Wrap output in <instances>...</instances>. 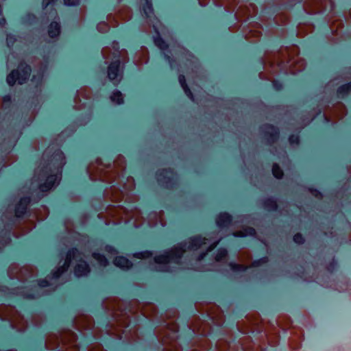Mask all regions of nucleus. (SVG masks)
I'll list each match as a JSON object with an SVG mask.
<instances>
[{"mask_svg":"<svg viewBox=\"0 0 351 351\" xmlns=\"http://www.w3.org/2000/svg\"><path fill=\"white\" fill-rule=\"evenodd\" d=\"M220 240L221 239L211 242L208 239L201 236L191 237L188 241L178 243L171 249L156 255L154 258V269L158 271L171 272L182 265L185 254L194 253L199 250L202 252L195 259L200 261L208 252L218 245Z\"/></svg>","mask_w":351,"mask_h":351,"instance_id":"nucleus-1","label":"nucleus"},{"mask_svg":"<svg viewBox=\"0 0 351 351\" xmlns=\"http://www.w3.org/2000/svg\"><path fill=\"white\" fill-rule=\"evenodd\" d=\"M104 308L109 312L112 320L106 326V332L116 338L121 339L124 330L130 322L128 311L134 315L141 312L147 318L152 319L157 313L156 306L151 302L141 304L138 300H132L128 304L117 298H108L103 302Z\"/></svg>","mask_w":351,"mask_h":351,"instance_id":"nucleus-2","label":"nucleus"},{"mask_svg":"<svg viewBox=\"0 0 351 351\" xmlns=\"http://www.w3.org/2000/svg\"><path fill=\"white\" fill-rule=\"evenodd\" d=\"M65 164L66 158L60 149L49 146L44 151L33 178L41 192L47 193L59 184Z\"/></svg>","mask_w":351,"mask_h":351,"instance_id":"nucleus-3","label":"nucleus"},{"mask_svg":"<svg viewBox=\"0 0 351 351\" xmlns=\"http://www.w3.org/2000/svg\"><path fill=\"white\" fill-rule=\"evenodd\" d=\"M84 254L76 248H72L66 254L65 261L63 265L59 267L56 271L51 273L46 278L40 280L38 282V286L34 287L33 293H25V298L34 299L40 296L39 290L45 287H49V291H53L63 282H60L61 275L67 271L72 261L76 262L74 267L75 275L77 277L85 276L90 272V269L87 263L84 260Z\"/></svg>","mask_w":351,"mask_h":351,"instance_id":"nucleus-4","label":"nucleus"},{"mask_svg":"<svg viewBox=\"0 0 351 351\" xmlns=\"http://www.w3.org/2000/svg\"><path fill=\"white\" fill-rule=\"evenodd\" d=\"M299 48L295 45L280 47L276 53H267L264 58V67H270L274 73L283 71L285 73L295 74L303 71L306 63L299 58Z\"/></svg>","mask_w":351,"mask_h":351,"instance_id":"nucleus-5","label":"nucleus"},{"mask_svg":"<svg viewBox=\"0 0 351 351\" xmlns=\"http://www.w3.org/2000/svg\"><path fill=\"white\" fill-rule=\"evenodd\" d=\"M101 54L105 62L108 64L107 77L114 86H117L123 79L125 64L130 60L128 51L120 49L119 43L113 41L111 47L102 49Z\"/></svg>","mask_w":351,"mask_h":351,"instance_id":"nucleus-6","label":"nucleus"},{"mask_svg":"<svg viewBox=\"0 0 351 351\" xmlns=\"http://www.w3.org/2000/svg\"><path fill=\"white\" fill-rule=\"evenodd\" d=\"M125 167L124 156L119 155L114 160L113 165L104 164L100 158H97L88 165L87 172L92 180L112 183L119 179Z\"/></svg>","mask_w":351,"mask_h":351,"instance_id":"nucleus-7","label":"nucleus"},{"mask_svg":"<svg viewBox=\"0 0 351 351\" xmlns=\"http://www.w3.org/2000/svg\"><path fill=\"white\" fill-rule=\"evenodd\" d=\"M167 320L162 325L155 328V335L158 341L164 346L163 351H181L182 348L178 343L179 327L174 322L178 317L176 309H169L165 313Z\"/></svg>","mask_w":351,"mask_h":351,"instance_id":"nucleus-8","label":"nucleus"},{"mask_svg":"<svg viewBox=\"0 0 351 351\" xmlns=\"http://www.w3.org/2000/svg\"><path fill=\"white\" fill-rule=\"evenodd\" d=\"M77 339L75 333L70 330H62L58 335L50 333L46 337L45 348L51 350L59 348L57 351H80Z\"/></svg>","mask_w":351,"mask_h":351,"instance_id":"nucleus-9","label":"nucleus"},{"mask_svg":"<svg viewBox=\"0 0 351 351\" xmlns=\"http://www.w3.org/2000/svg\"><path fill=\"white\" fill-rule=\"evenodd\" d=\"M190 328L193 332L197 333L202 337L197 342L196 346L191 351L208 350L210 348V341L206 337L211 332V326L204 321L199 319L198 317H193L190 324Z\"/></svg>","mask_w":351,"mask_h":351,"instance_id":"nucleus-10","label":"nucleus"},{"mask_svg":"<svg viewBox=\"0 0 351 351\" xmlns=\"http://www.w3.org/2000/svg\"><path fill=\"white\" fill-rule=\"evenodd\" d=\"M0 318L8 320L10 322L11 326L19 332H23L27 328V322L13 306L1 305Z\"/></svg>","mask_w":351,"mask_h":351,"instance_id":"nucleus-11","label":"nucleus"},{"mask_svg":"<svg viewBox=\"0 0 351 351\" xmlns=\"http://www.w3.org/2000/svg\"><path fill=\"white\" fill-rule=\"evenodd\" d=\"M30 203V198L28 197H23L16 204L14 215L5 224L6 232H11L19 228L21 225V217L26 213L27 207ZM7 234V232L5 233Z\"/></svg>","mask_w":351,"mask_h":351,"instance_id":"nucleus-12","label":"nucleus"},{"mask_svg":"<svg viewBox=\"0 0 351 351\" xmlns=\"http://www.w3.org/2000/svg\"><path fill=\"white\" fill-rule=\"evenodd\" d=\"M32 69L25 62H19L18 68L12 71L7 76L6 81L10 86H14L16 82L19 84L25 83L30 77Z\"/></svg>","mask_w":351,"mask_h":351,"instance_id":"nucleus-13","label":"nucleus"},{"mask_svg":"<svg viewBox=\"0 0 351 351\" xmlns=\"http://www.w3.org/2000/svg\"><path fill=\"white\" fill-rule=\"evenodd\" d=\"M37 273V269L32 265L19 267V265L16 263L10 265L8 269V274L10 278H16L22 282L36 276Z\"/></svg>","mask_w":351,"mask_h":351,"instance_id":"nucleus-14","label":"nucleus"},{"mask_svg":"<svg viewBox=\"0 0 351 351\" xmlns=\"http://www.w3.org/2000/svg\"><path fill=\"white\" fill-rule=\"evenodd\" d=\"M106 214L110 218L109 220L106 221V225L110 224V222L113 224H117L122 221L126 223L133 216L130 211L121 206H108Z\"/></svg>","mask_w":351,"mask_h":351,"instance_id":"nucleus-15","label":"nucleus"},{"mask_svg":"<svg viewBox=\"0 0 351 351\" xmlns=\"http://www.w3.org/2000/svg\"><path fill=\"white\" fill-rule=\"evenodd\" d=\"M238 330L243 333H248L261 328V319L258 313H252L247 315L244 319L237 323Z\"/></svg>","mask_w":351,"mask_h":351,"instance_id":"nucleus-16","label":"nucleus"},{"mask_svg":"<svg viewBox=\"0 0 351 351\" xmlns=\"http://www.w3.org/2000/svg\"><path fill=\"white\" fill-rule=\"evenodd\" d=\"M329 5L331 10L335 8L332 0H306L304 3V10L308 14H314L323 12Z\"/></svg>","mask_w":351,"mask_h":351,"instance_id":"nucleus-17","label":"nucleus"},{"mask_svg":"<svg viewBox=\"0 0 351 351\" xmlns=\"http://www.w3.org/2000/svg\"><path fill=\"white\" fill-rule=\"evenodd\" d=\"M132 12L131 9L127 6L121 7L115 15L110 14L107 16V20L111 24L112 27H116L119 25V22H126L132 19Z\"/></svg>","mask_w":351,"mask_h":351,"instance_id":"nucleus-18","label":"nucleus"},{"mask_svg":"<svg viewBox=\"0 0 351 351\" xmlns=\"http://www.w3.org/2000/svg\"><path fill=\"white\" fill-rule=\"evenodd\" d=\"M156 176L158 182L167 189H173L178 180L177 174L171 169L159 171Z\"/></svg>","mask_w":351,"mask_h":351,"instance_id":"nucleus-19","label":"nucleus"},{"mask_svg":"<svg viewBox=\"0 0 351 351\" xmlns=\"http://www.w3.org/2000/svg\"><path fill=\"white\" fill-rule=\"evenodd\" d=\"M206 311L208 316L217 326H221L225 321L224 315L219 306L215 304L206 305Z\"/></svg>","mask_w":351,"mask_h":351,"instance_id":"nucleus-20","label":"nucleus"},{"mask_svg":"<svg viewBox=\"0 0 351 351\" xmlns=\"http://www.w3.org/2000/svg\"><path fill=\"white\" fill-rule=\"evenodd\" d=\"M257 14V8L255 5L250 3L249 5H241L238 8L235 16L240 21H245L250 17L254 16Z\"/></svg>","mask_w":351,"mask_h":351,"instance_id":"nucleus-21","label":"nucleus"},{"mask_svg":"<svg viewBox=\"0 0 351 351\" xmlns=\"http://www.w3.org/2000/svg\"><path fill=\"white\" fill-rule=\"evenodd\" d=\"M142 15L147 20L149 25H154L158 21V19L154 12L152 0H144L141 5Z\"/></svg>","mask_w":351,"mask_h":351,"instance_id":"nucleus-22","label":"nucleus"},{"mask_svg":"<svg viewBox=\"0 0 351 351\" xmlns=\"http://www.w3.org/2000/svg\"><path fill=\"white\" fill-rule=\"evenodd\" d=\"M74 324L78 330H88L93 329L94 321L89 315H80L75 318Z\"/></svg>","mask_w":351,"mask_h":351,"instance_id":"nucleus-23","label":"nucleus"},{"mask_svg":"<svg viewBox=\"0 0 351 351\" xmlns=\"http://www.w3.org/2000/svg\"><path fill=\"white\" fill-rule=\"evenodd\" d=\"M261 131L263 134V136L268 144L274 143L278 139L279 130L277 128L271 125H263L261 128Z\"/></svg>","mask_w":351,"mask_h":351,"instance_id":"nucleus-24","label":"nucleus"},{"mask_svg":"<svg viewBox=\"0 0 351 351\" xmlns=\"http://www.w3.org/2000/svg\"><path fill=\"white\" fill-rule=\"evenodd\" d=\"M173 51V53L169 51H164L165 56L169 61L171 67L173 62H176V59L180 60L182 56H192L188 50L182 47H178V48L174 49Z\"/></svg>","mask_w":351,"mask_h":351,"instance_id":"nucleus-25","label":"nucleus"},{"mask_svg":"<svg viewBox=\"0 0 351 351\" xmlns=\"http://www.w3.org/2000/svg\"><path fill=\"white\" fill-rule=\"evenodd\" d=\"M104 197L112 202H120L123 198V193L115 186H111L109 189L104 191Z\"/></svg>","mask_w":351,"mask_h":351,"instance_id":"nucleus-26","label":"nucleus"},{"mask_svg":"<svg viewBox=\"0 0 351 351\" xmlns=\"http://www.w3.org/2000/svg\"><path fill=\"white\" fill-rule=\"evenodd\" d=\"M149 58V51L145 47H141V49L135 53L133 62L136 66H141L147 63Z\"/></svg>","mask_w":351,"mask_h":351,"instance_id":"nucleus-27","label":"nucleus"},{"mask_svg":"<svg viewBox=\"0 0 351 351\" xmlns=\"http://www.w3.org/2000/svg\"><path fill=\"white\" fill-rule=\"evenodd\" d=\"M261 27L258 23H255L252 25V27L246 33L245 38L247 40L251 43H254L258 41L261 35Z\"/></svg>","mask_w":351,"mask_h":351,"instance_id":"nucleus-28","label":"nucleus"},{"mask_svg":"<svg viewBox=\"0 0 351 351\" xmlns=\"http://www.w3.org/2000/svg\"><path fill=\"white\" fill-rule=\"evenodd\" d=\"M232 222V217L227 213H220L216 219L217 225L221 228L228 227Z\"/></svg>","mask_w":351,"mask_h":351,"instance_id":"nucleus-29","label":"nucleus"},{"mask_svg":"<svg viewBox=\"0 0 351 351\" xmlns=\"http://www.w3.org/2000/svg\"><path fill=\"white\" fill-rule=\"evenodd\" d=\"M213 2L216 5L224 6L228 12L233 10L237 5V0H213Z\"/></svg>","mask_w":351,"mask_h":351,"instance_id":"nucleus-30","label":"nucleus"},{"mask_svg":"<svg viewBox=\"0 0 351 351\" xmlns=\"http://www.w3.org/2000/svg\"><path fill=\"white\" fill-rule=\"evenodd\" d=\"M322 109H318L317 110H313L312 112H308L307 115H305V118H303L302 120V123L300 125V126H298L296 129H302L304 126L307 125L310 123L311 121H312L314 118L321 113Z\"/></svg>","mask_w":351,"mask_h":351,"instance_id":"nucleus-31","label":"nucleus"},{"mask_svg":"<svg viewBox=\"0 0 351 351\" xmlns=\"http://www.w3.org/2000/svg\"><path fill=\"white\" fill-rule=\"evenodd\" d=\"M114 264L121 269H129L132 266L131 261L123 256H117L114 260Z\"/></svg>","mask_w":351,"mask_h":351,"instance_id":"nucleus-32","label":"nucleus"},{"mask_svg":"<svg viewBox=\"0 0 351 351\" xmlns=\"http://www.w3.org/2000/svg\"><path fill=\"white\" fill-rule=\"evenodd\" d=\"M60 33V25L59 23L53 21L48 27V35L50 38H54L58 37Z\"/></svg>","mask_w":351,"mask_h":351,"instance_id":"nucleus-33","label":"nucleus"},{"mask_svg":"<svg viewBox=\"0 0 351 351\" xmlns=\"http://www.w3.org/2000/svg\"><path fill=\"white\" fill-rule=\"evenodd\" d=\"M289 16L286 12L278 13L274 17L276 24L278 25H286L289 23Z\"/></svg>","mask_w":351,"mask_h":351,"instance_id":"nucleus-34","label":"nucleus"},{"mask_svg":"<svg viewBox=\"0 0 351 351\" xmlns=\"http://www.w3.org/2000/svg\"><path fill=\"white\" fill-rule=\"evenodd\" d=\"M351 93V82L340 86L337 90V95L339 98H343Z\"/></svg>","mask_w":351,"mask_h":351,"instance_id":"nucleus-35","label":"nucleus"},{"mask_svg":"<svg viewBox=\"0 0 351 351\" xmlns=\"http://www.w3.org/2000/svg\"><path fill=\"white\" fill-rule=\"evenodd\" d=\"M91 96H92V92L89 88H87V87L82 88L80 90H79L77 92V95L75 97V103H77V101L80 99V97L87 99H90L91 97Z\"/></svg>","mask_w":351,"mask_h":351,"instance_id":"nucleus-36","label":"nucleus"},{"mask_svg":"<svg viewBox=\"0 0 351 351\" xmlns=\"http://www.w3.org/2000/svg\"><path fill=\"white\" fill-rule=\"evenodd\" d=\"M255 234H256L255 229L253 228H250V227L243 228L241 230H237L233 232V235L234 237H245V236H248V235L253 236Z\"/></svg>","mask_w":351,"mask_h":351,"instance_id":"nucleus-37","label":"nucleus"},{"mask_svg":"<svg viewBox=\"0 0 351 351\" xmlns=\"http://www.w3.org/2000/svg\"><path fill=\"white\" fill-rule=\"evenodd\" d=\"M179 82L183 88L185 94L192 100L194 101L193 95L190 88L188 87L186 79L184 75L180 74L178 77Z\"/></svg>","mask_w":351,"mask_h":351,"instance_id":"nucleus-38","label":"nucleus"},{"mask_svg":"<svg viewBox=\"0 0 351 351\" xmlns=\"http://www.w3.org/2000/svg\"><path fill=\"white\" fill-rule=\"evenodd\" d=\"M263 206L265 209L271 211L276 210L278 208L276 202L272 198H267L263 202Z\"/></svg>","mask_w":351,"mask_h":351,"instance_id":"nucleus-39","label":"nucleus"},{"mask_svg":"<svg viewBox=\"0 0 351 351\" xmlns=\"http://www.w3.org/2000/svg\"><path fill=\"white\" fill-rule=\"evenodd\" d=\"M343 27V23L341 20L339 19H335L333 20L330 25V27L333 34H338V32L341 30Z\"/></svg>","mask_w":351,"mask_h":351,"instance_id":"nucleus-40","label":"nucleus"},{"mask_svg":"<svg viewBox=\"0 0 351 351\" xmlns=\"http://www.w3.org/2000/svg\"><path fill=\"white\" fill-rule=\"evenodd\" d=\"M92 256L100 266L106 267L108 265V261L105 256L97 252H94L93 253Z\"/></svg>","mask_w":351,"mask_h":351,"instance_id":"nucleus-41","label":"nucleus"},{"mask_svg":"<svg viewBox=\"0 0 351 351\" xmlns=\"http://www.w3.org/2000/svg\"><path fill=\"white\" fill-rule=\"evenodd\" d=\"M110 99L117 104H121L123 103V95L119 90H116L112 92Z\"/></svg>","mask_w":351,"mask_h":351,"instance_id":"nucleus-42","label":"nucleus"},{"mask_svg":"<svg viewBox=\"0 0 351 351\" xmlns=\"http://www.w3.org/2000/svg\"><path fill=\"white\" fill-rule=\"evenodd\" d=\"M229 348V343L223 339H219L216 343V351H228Z\"/></svg>","mask_w":351,"mask_h":351,"instance_id":"nucleus-43","label":"nucleus"},{"mask_svg":"<svg viewBox=\"0 0 351 351\" xmlns=\"http://www.w3.org/2000/svg\"><path fill=\"white\" fill-rule=\"evenodd\" d=\"M48 215L49 210L46 206H41V208L36 212V215L38 220H44L47 218Z\"/></svg>","mask_w":351,"mask_h":351,"instance_id":"nucleus-44","label":"nucleus"},{"mask_svg":"<svg viewBox=\"0 0 351 351\" xmlns=\"http://www.w3.org/2000/svg\"><path fill=\"white\" fill-rule=\"evenodd\" d=\"M228 256V252L226 249L221 248L217 251V253L215 257L216 262H223L226 260Z\"/></svg>","mask_w":351,"mask_h":351,"instance_id":"nucleus-45","label":"nucleus"},{"mask_svg":"<svg viewBox=\"0 0 351 351\" xmlns=\"http://www.w3.org/2000/svg\"><path fill=\"white\" fill-rule=\"evenodd\" d=\"M239 258L241 261H245L246 263H248L249 261H251L252 256L248 250H247L245 249H243V250H240L239 252Z\"/></svg>","mask_w":351,"mask_h":351,"instance_id":"nucleus-46","label":"nucleus"},{"mask_svg":"<svg viewBox=\"0 0 351 351\" xmlns=\"http://www.w3.org/2000/svg\"><path fill=\"white\" fill-rule=\"evenodd\" d=\"M135 181L132 177H128L126 182L123 184V188L127 191H132L135 189Z\"/></svg>","mask_w":351,"mask_h":351,"instance_id":"nucleus-47","label":"nucleus"},{"mask_svg":"<svg viewBox=\"0 0 351 351\" xmlns=\"http://www.w3.org/2000/svg\"><path fill=\"white\" fill-rule=\"evenodd\" d=\"M306 29L308 32H311L313 27L310 25H300L298 27V36L300 37H304L307 34L306 32H303Z\"/></svg>","mask_w":351,"mask_h":351,"instance_id":"nucleus-48","label":"nucleus"},{"mask_svg":"<svg viewBox=\"0 0 351 351\" xmlns=\"http://www.w3.org/2000/svg\"><path fill=\"white\" fill-rule=\"evenodd\" d=\"M110 26L112 25L108 21V23L103 21L97 24V29L101 33H106L109 31Z\"/></svg>","mask_w":351,"mask_h":351,"instance_id":"nucleus-49","label":"nucleus"},{"mask_svg":"<svg viewBox=\"0 0 351 351\" xmlns=\"http://www.w3.org/2000/svg\"><path fill=\"white\" fill-rule=\"evenodd\" d=\"M272 173L274 176L278 179L282 178L284 173L277 163H274L272 167Z\"/></svg>","mask_w":351,"mask_h":351,"instance_id":"nucleus-50","label":"nucleus"},{"mask_svg":"<svg viewBox=\"0 0 351 351\" xmlns=\"http://www.w3.org/2000/svg\"><path fill=\"white\" fill-rule=\"evenodd\" d=\"M279 339H280V337L279 335L277 334V333H274V334H271V335H267V340H268V342L269 343L271 346H276L278 345V342H279Z\"/></svg>","mask_w":351,"mask_h":351,"instance_id":"nucleus-51","label":"nucleus"},{"mask_svg":"<svg viewBox=\"0 0 351 351\" xmlns=\"http://www.w3.org/2000/svg\"><path fill=\"white\" fill-rule=\"evenodd\" d=\"M241 344L243 350H251L253 348V343L248 337L241 339Z\"/></svg>","mask_w":351,"mask_h":351,"instance_id":"nucleus-52","label":"nucleus"},{"mask_svg":"<svg viewBox=\"0 0 351 351\" xmlns=\"http://www.w3.org/2000/svg\"><path fill=\"white\" fill-rule=\"evenodd\" d=\"M44 317L40 314H35L32 316V322L35 326H39L44 322Z\"/></svg>","mask_w":351,"mask_h":351,"instance_id":"nucleus-53","label":"nucleus"},{"mask_svg":"<svg viewBox=\"0 0 351 351\" xmlns=\"http://www.w3.org/2000/svg\"><path fill=\"white\" fill-rule=\"evenodd\" d=\"M134 256L136 258H139V259H145V258L151 257L152 256V252H150L149 251H145V252L136 253V254H134Z\"/></svg>","mask_w":351,"mask_h":351,"instance_id":"nucleus-54","label":"nucleus"},{"mask_svg":"<svg viewBox=\"0 0 351 351\" xmlns=\"http://www.w3.org/2000/svg\"><path fill=\"white\" fill-rule=\"evenodd\" d=\"M155 44L162 50L165 51L167 49V44L160 38L155 39Z\"/></svg>","mask_w":351,"mask_h":351,"instance_id":"nucleus-55","label":"nucleus"},{"mask_svg":"<svg viewBox=\"0 0 351 351\" xmlns=\"http://www.w3.org/2000/svg\"><path fill=\"white\" fill-rule=\"evenodd\" d=\"M230 265L233 271H244L248 267V265H245L242 264L231 263Z\"/></svg>","mask_w":351,"mask_h":351,"instance_id":"nucleus-56","label":"nucleus"},{"mask_svg":"<svg viewBox=\"0 0 351 351\" xmlns=\"http://www.w3.org/2000/svg\"><path fill=\"white\" fill-rule=\"evenodd\" d=\"M88 351H106L104 350L101 344L95 343L91 344L88 348Z\"/></svg>","mask_w":351,"mask_h":351,"instance_id":"nucleus-57","label":"nucleus"},{"mask_svg":"<svg viewBox=\"0 0 351 351\" xmlns=\"http://www.w3.org/2000/svg\"><path fill=\"white\" fill-rule=\"evenodd\" d=\"M335 108L339 110L341 114L339 115V117L340 118H342L346 114H345V111H346V108H345V106L342 104V103H338L336 106H335Z\"/></svg>","mask_w":351,"mask_h":351,"instance_id":"nucleus-58","label":"nucleus"},{"mask_svg":"<svg viewBox=\"0 0 351 351\" xmlns=\"http://www.w3.org/2000/svg\"><path fill=\"white\" fill-rule=\"evenodd\" d=\"M291 145H298L300 142L299 136L297 135H291L289 138Z\"/></svg>","mask_w":351,"mask_h":351,"instance_id":"nucleus-59","label":"nucleus"},{"mask_svg":"<svg viewBox=\"0 0 351 351\" xmlns=\"http://www.w3.org/2000/svg\"><path fill=\"white\" fill-rule=\"evenodd\" d=\"M293 241L298 244H302L304 243V239L301 234L297 233L293 237Z\"/></svg>","mask_w":351,"mask_h":351,"instance_id":"nucleus-60","label":"nucleus"},{"mask_svg":"<svg viewBox=\"0 0 351 351\" xmlns=\"http://www.w3.org/2000/svg\"><path fill=\"white\" fill-rule=\"evenodd\" d=\"M310 192L315 197H317L318 199H322V193L319 191H317L316 189H311Z\"/></svg>","mask_w":351,"mask_h":351,"instance_id":"nucleus-61","label":"nucleus"},{"mask_svg":"<svg viewBox=\"0 0 351 351\" xmlns=\"http://www.w3.org/2000/svg\"><path fill=\"white\" fill-rule=\"evenodd\" d=\"M64 4L67 5H76L80 3V0H64Z\"/></svg>","mask_w":351,"mask_h":351,"instance_id":"nucleus-62","label":"nucleus"},{"mask_svg":"<svg viewBox=\"0 0 351 351\" xmlns=\"http://www.w3.org/2000/svg\"><path fill=\"white\" fill-rule=\"evenodd\" d=\"M272 84H273L274 88L276 90H280L282 88V84L280 82H278L276 80H273L272 81Z\"/></svg>","mask_w":351,"mask_h":351,"instance_id":"nucleus-63","label":"nucleus"},{"mask_svg":"<svg viewBox=\"0 0 351 351\" xmlns=\"http://www.w3.org/2000/svg\"><path fill=\"white\" fill-rule=\"evenodd\" d=\"M335 265H336V263H335V261L333 260L332 262L330 263V265L327 267V269L329 271L332 272L335 269Z\"/></svg>","mask_w":351,"mask_h":351,"instance_id":"nucleus-64","label":"nucleus"}]
</instances>
